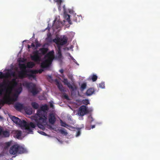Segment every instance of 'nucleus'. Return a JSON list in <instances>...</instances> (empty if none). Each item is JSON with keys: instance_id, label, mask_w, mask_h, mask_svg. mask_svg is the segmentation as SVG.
Wrapping results in <instances>:
<instances>
[{"instance_id": "nucleus-18", "label": "nucleus", "mask_w": 160, "mask_h": 160, "mask_svg": "<svg viewBox=\"0 0 160 160\" xmlns=\"http://www.w3.org/2000/svg\"><path fill=\"white\" fill-rule=\"evenodd\" d=\"M48 48H42L39 49V51L42 55H44L48 52Z\"/></svg>"}, {"instance_id": "nucleus-14", "label": "nucleus", "mask_w": 160, "mask_h": 160, "mask_svg": "<svg viewBox=\"0 0 160 160\" xmlns=\"http://www.w3.org/2000/svg\"><path fill=\"white\" fill-rule=\"evenodd\" d=\"M62 82L64 83L65 85H67L68 87L72 90H73L74 89L70 83L68 81V80L67 78H64L63 79Z\"/></svg>"}, {"instance_id": "nucleus-44", "label": "nucleus", "mask_w": 160, "mask_h": 160, "mask_svg": "<svg viewBox=\"0 0 160 160\" xmlns=\"http://www.w3.org/2000/svg\"><path fill=\"white\" fill-rule=\"evenodd\" d=\"M80 134V132L79 131H78L77 132V134H76V136L77 137V136H79Z\"/></svg>"}, {"instance_id": "nucleus-28", "label": "nucleus", "mask_w": 160, "mask_h": 160, "mask_svg": "<svg viewBox=\"0 0 160 160\" xmlns=\"http://www.w3.org/2000/svg\"><path fill=\"white\" fill-rule=\"evenodd\" d=\"M60 123L61 124V125L63 127L67 128L68 127H69V125L67 124L66 122H63L62 120H60Z\"/></svg>"}, {"instance_id": "nucleus-31", "label": "nucleus", "mask_w": 160, "mask_h": 160, "mask_svg": "<svg viewBox=\"0 0 160 160\" xmlns=\"http://www.w3.org/2000/svg\"><path fill=\"white\" fill-rule=\"evenodd\" d=\"M11 144V142H6L5 143V147L6 148H8L10 146Z\"/></svg>"}, {"instance_id": "nucleus-9", "label": "nucleus", "mask_w": 160, "mask_h": 160, "mask_svg": "<svg viewBox=\"0 0 160 160\" xmlns=\"http://www.w3.org/2000/svg\"><path fill=\"white\" fill-rule=\"evenodd\" d=\"M54 40V42L57 44L63 45H65L67 43V38L66 37L64 36L63 37H61L60 38L55 39Z\"/></svg>"}, {"instance_id": "nucleus-53", "label": "nucleus", "mask_w": 160, "mask_h": 160, "mask_svg": "<svg viewBox=\"0 0 160 160\" xmlns=\"http://www.w3.org/2000/svg\"><path fill=\"white\" fill-rule=\"evenodd\" d=\"M1 108L0 107V109H1Z\"/></svg>"}, {"instance_id": "nucleus-35", "label": "nucleus", "mask_w": 160, "mask_h": 160, "mask_svg": "<svg viewBox=\"0 0 160 160\" xmlns=\"http://www.w3.org/2000/svg\"><path fill=\"white\" fill-rule=\"evenodd\" d=\"M99 86L100 88H105V84L104 82H102L99 84Z\"/></svg>"}, {"instance_id": "nucleus-39", "label": "nucleus", "mask_w": 160, "mask_h": 160, "mask_svg": "<svg viewBox=\"0 0 160 160\" xmlns=\"http://www.w3.org/2000/svg\"><path fill=\"white\" fill-rule=\"evenodd\" d=\"M4 77V75L2 72H0V78H2Z\"/></svg>"}, {"instance_id": "nucleus-47", "label": "nucleus", "mask_w": 160, "mask_h": 160, "mask_svg": "<svg viewBox=\"0 0 160 160\" xmlns=\"http://www.w3.org/2000/svg\"><path fill=\"white\" fill-rule=\"evenodd\" d=\"M50 107H51V108H53L54 106L53 104L52 103H50Z\"/></svg>"}, {"instance_id": "nucleus-41", "label": "nucleus", "mask_w": 160, "mask_h": 160, "mask_svg": "<svg viewBox=\"0 0 160 160\" xmlns=\"http://www.w3.org/2000/svg\"><path fill=\"white\" fill-rule=\"evenodd\" d=\"M40 133L42 135H45V136H46L47 135V134H46V133H45V132H42H42H40Z\"/></svg>"}, {"instance_id": "nucleus-5", "label": "nucleus", "mask_w": 160, "mask_h": 160, "mask_svg": "<svg viewBox=\"0 0 160 160\" xmlns=\"http://www.w3.org/2000/svg\"><path fill=\"white\" fill-rule=\"evenodd\" d=\"M21 69H23L22 71H20L18 73V77L20 79H23L27 77L32 78L33 79L36 78V76L33 74V72H32L31 73H28L26 70V66L24 64H21L20 65Z\"/></svg>"}, {"instance_id": "nucleus-12", "label": "nucleus", "mask_w": 160, "mask_h": 160, "mask_svg": "<svg viewBox=\"0 0 160 160\" xmlns=\"http://www.w3.org/2000/svg\"><path fill=\"white\" fill-rule=\"evenodd\" d=\"M48 120L49 122L52 124H53L56 121V118L54 115L53 113H50L49 114L48 117Z\"/></svg>"}, {"instance_id": "nucleus-6", "label": "nucleus", "mask_w": 160, "mask_h": 160, "mask_svg": "<svg viewBox=\"0 0 160 160\" xmlns=\"http://www.w3.org/2000/svg\"><path fill=\"white\" fill-rule=\"evenodd\" d=\"M23 85L28 89V92L32 94L33 96L37 94L39 91L35 84L32 82H25Z\"/></svg>"}, {"instance_id": "nucleus-1", "label": "nucleus", "mask_w": 160, "mask_h": 160, "mask_svg": "<svg viewBox=\"0 0 160 160\" xmlns=\"http://www.w3.org/2000/svg\"><path fill=\"white\" fill-rule=\"evenodd\" d=\"M40 109L37 111V114L34 117V120L38 127L41 129L44 128V126L47 124V116Z\"/></svg>"}, {"instance_id": "nucleus-50", "label": "nucleus", "mask_w": 160, "mask_h": 160, "mask_svg": "<svg viewBox=\"0 0 160 160\" xmlns=\"http://www.w3.org/2000/svg\"><path fill=\"white\" fill-rule=\"evenodd\" d=\"M95 127V125H93L92 126V128H94Z\"/></svg>"}, {"instance_id": "nucleus-37", "label": "nucleus", "mask_w": 160, "mask_h": 160, "mask_svg": "<svg viewBox=\"0 0 160 160\" xmlns=\"http://www.w3.org/2000/svg\"><path fill=\"white\" fill-rule=\"evenodd\" d=\"M56 2H57L58 4V5L60 6L61 3L62 2L61 0H55Z\"/></svg>"}, {"instance_id": "nucleus-51", "label": "nucleus", "mask_w": 160, "mask_h": 160, "mask_svg": "<svg viewBox=\"0 0 160 160\" xmlns=\"http://www.w3.org/2000/svg\"><path fill=\"white\" fill-rule=\"evenodd\" d=\"M30 48V46L29 45H28V48Z\"/></svg>"}, {"instance_id": "nucleus-43", "label": "nucleus", "mask_w": 160, "mask_h": 160, "mask_svg": "<svg viewBox=\"0 0 160 160\" xmlns=\"http://www.w3.org/2000/svg\"><path fill=\"white\" fill-rule=\"evenodd\" d=\"M3 129L1 128H0V135H2V132Z\"/></svg>"}, {"instance_id": "nucleus-7", "label": "nucleus", "mask_w": 160, "mask_h": 160, "mask_svg": "<svg viewBox=\"0 0 160 160\" xmlns=\"http://www.w3.org/2000/svg\"><path fill=\"white\" fill-rule=\"evenodd\" d=\"M21 127H24L25 128V130L28 131L29 133H33L32 129L31 128H34L36 127V125L32 122H30L29 123H28L27 122L24 120L20 121L18 124Z\"/></svg>"}, {"instance_id": "nucleus-24", "label": "nucleus", "mask_w": 160, "mask_h": 160, "mask_svg": "<svg viewBox=\"0 0 160 160\" xmlns=\"http://www.w3.org/2000/svg\"><path fill=\"white\" fill-rule=\"evenodd\" d=\"M32 107L35 109H38L39 108L38 104L36 102H33L31 103Z\"/></svg>"}, {"instance_id": "nucleus-10", "label": "nucleus", "mask_w": 160, "mask_h": 160, "mask_svg": "<svg viewBox=\"0 0 160 160\" xmlns=\"http://www.w3.org/2000/svg\"><path fill=\"white\" fill-rule=\"evenodd\" d=\"M19 95V94H18L15 92V93L13 95V97L11 98L9 96H8V97L4 98L3 99L4 101L6 102H8L9 101H15L16 100Z\"/></svg>"}, {"instance_id": "nucleus-11", "label": "nucleus", "mask_w": 160, "mask_h": 160, "mask_svg": "<svg viewBox=\"0 0 160 160\" xmlns=\"http://www.w3.org/2000/svg\"><path fill=\"white\" fill-rule=\"evenodd\" d=\"M32 60L35 62H39L40 61L41 58L39 55L38 51L35 52L34 55L31 57Z\"/></svg>"}, {"instance_id": "nucleus-19", "label": "nucleus", "mask_w": 160, "mask_h": 160, "mask_svg": "<svg viewBox=\"0 0 160 160\" xmlns=\"http://www.w3.org/2000/svg\"><path fill=\"white\" fill-rule=\"evenodd\" d=\"M2 135L4 137H8L10 135V132L7 130H3Z\"/></svg>"}, {"instance_id": "nucleus-4", "label": "nucleus", "mask_w": 160, "mask_h": 160, "mask_svg": "<svg viewBox=\"0 0 160 160\" xmlns=\"http://www.w3.org/2000/svg\"><path fill=\"white\" fill-rule=\"evenodd\" d=\"M17 78H13L11 81L9 80H3L0 83V87H1L6 86L12 92V90L16 87L18 85V82L16 81Z\"/></svg>"}, {"instance_id": "nucleus-42", "label": "nucleus", "mask_w": 160, "mask_h": 160, "mask_svg": "<svg viewBox=\"0 0 160 160\" xmlns=\"http://www.w3.org/2000/svg\"><path fill=\"white\" fill-rule=\"evenodd\" d=\"M61 132L62 134H63V133H64V134L66 133V134H67V132H65V131H64L63 130H61Z\"/></svg>"}, {"instance_id": "nucleus-36", "label": "nucleus", "mask_w": 160, "mask_h": 160, "mask_svg": "<svg viewBox=\"0 0 160 160\" xmlns=\"http://www.w3.org/2000/svg\"><path fill=\"white\" fill-rule=\"evenodd\" d=\"M43 71V69H40L35 71V72L36 73H41Z\"/></svg>"}, {"instance_id": "nucleus-22", "label": "nucleus", "mask_w": 160, "mask_h": 160, "mask_svg": "<svg viewBox=\"0 0 160 160\" xmlns=\"http://www.w3.org/2000/svg\"><path fill=\"white\" fill-rule=\"evenodd\" d=\"M40 109L44 112L45 111L48 110V106L47 104H44L41 107Z\"/></svg>"}, {"instance_id": "nucleus-15", "label": "nucleus", "mask_w": 160, "mask_h": 160, "mask_svg": "<svg viewBox=\"0 0 160 160\" xmlns=\"http://www.w3.org/2000/svg\"><path fill=\"white\" fill-rule=\"evenodd\" d=\"M53 22L54 23L53 24L52 27L54 29H58L61 27L62 23L60 21H58L55 23V22H56V21L55 20Z\"/></svg>"}, {"instance_id": "nucleus-34", "label": "nucleus", "mask_w": 160, "mask_h": 160, "mask_svg": "<svg viewBox=\"0 0 160 160\" xmlns=\"http://www.w3.org/2000/svg\"><path fill=\"white\" fill-rule=\"evenodd\" d=\"M7 75H9L10 76H12L13 77H16L15 73L14 72H12L11 73L7 74Z\"/></svg>"}, {"instance_id": "nucleus-48", "label": "nucleus", "mask_w": 160, "mask_h": 160, "mask_svg": "<svg viewBox=\"0 0 160 160\" xmlns=\"http://www.w3.org/2000/svg\"><path fill=\"white\" fill-rule=\"evenodd\" d=\"M31 46L33 47H35V45L33 43L31 44Z\"/></svg>"}, {"instance_id": "nucleus-23", "label": "nucleus", "mask_w": 160, "mask_h": 160, "mask_svg": "<svg viewBox=\"0 0 160 160\" xmlns=\"http://www.w3.org/2000/svg\"><path fill=\"white\" fill-rule=\"evenodd\" d=\"M35 66V64L34 62H30L27 63V66L28 68H32Z\"/></svg>"}, {"instance_id": "nucleus-25", "label": "nucleus", "mask_w": 160, "mask_h": 160, "mask_svg": "<svg viewBox=\"0 0 160 160\" xmlns=\"http://www.w3.org/2000/svg\"><path fill=\"white\" fill-rule=\"evenodd\" d=\"M22 87L20 86L18 87L15 90V92H16V93H17V94H19L22 92Z\"/></svg>"}, {"instance_id": "nucleus-13", "label": "nucleus", "mask_w": 160, "mask_h": 160, "mask_svg": "<svg viewBox=\"0 0 160 160\" xmlns=\"http://www.w3.org/2000/svg\"><path fill=\"white\" fill-rule=\"evenodd\" d=\"M55 81L56 82V85L60 91L61 92H64V88L62 85L61 83H60L58 80L57 79H56Z\"/></svg>"}, {"instance_id": "nucleus-20", "label": "nucleus", "mask_w": 160, "mask_h": 160, "mask_svg": "<svg viewBox=\"0 0 160 160\" xmlns=\"http://www.w3.org/2000/svg\"><path fill=\"white\" fill-rule=\"evenodd\" d=\"M14 107L17 110H21L22 109L23 106L22 104L18 103L15 105Z\"/></svg>"}, {"instance_id": "nucleus-33", "label": "nucleus", "mask_w": 160, "mask_h": 160, "mask_svg": "<svg viewBox=\"0 0 160 160\" xmlns=\"http://www.w3.org/2000/svg\"><path fill=\"white\" fill-rule=\"evenodd\" d=\"M83 103L85 105H87L89 103V101L88 99H85L82 101Z\"/></svg>"}, {"instance_id": "nucleus-17", "label": "nucleus", "mask_w": 160, "mask_h": 160, "mask_svg": "<svg viewBox=\"0 0 160 160\" xmlns=\"http://www.w3.org/2000/svg\"><path fill=\"white\" fill-rule=\"evenodd\" d=\"M94 92L95 90L93 88H90L87 91L86 94L88 96H90L92 95Z\"/></svg>"}, {"instance_id": "nucleus-46", "label": "nucleus", "mask_w": 160, "mask_h": 160, "mask_svg": "<svg viewBox=\"0 0 160 160\" xmlns=\"http://www.w3.org/2000/svg\"><path fill=\"white\" fill-rule=\"evenodd\" d=\"M59 72L61 73L62 74L63 72V70L62 69H61L59 70Z\"/></svg>"}, {"instance_id": "nucleus-3", "label": "nucleus", "mask_w": 160, "mask_h": 160, "mask_svg": "<svg viewBox=\"0 0 160 160\" xmlns=\"http://www.w3.org/2000/svg\"><path fill=\"white\" fill-rule=\"evenodd\" d=\"M9 153L12 155L17 154H22L27 153V151L26 148L17 144L12 146L9 150Z\"/></svg>"}, {"instance_id": "nucleus-30", "label": "nucleus", "mask_w": 160, "mask_h": 160, "mask_svg": "<svg viewBox=\"0 0 160 160\" xmlns=\"http://www.w3.org/2000/svg\"><path fill=\"white\" fill-rule=\"evenodd\" d=\"M58 57L59 58H62V54L61 53V50H57Z\"/></svg>"}, {"instance_id": "nucleus-27", "label": "nucleus", "mask_w": 160, "mask_h": 160, "mask_svg": "<svg viewBox=\"0 0 160 160\" xmlns=\"http://www.w3.org/2000/svg\"><path fill=\"white\" fill-rule=\"evenodd\" d=\"M15 136L17 138H18L21 137L22 134V132L21 131H17L15 133Z\"/></svg>"}, {"instance_id": "nucleus-2", "label": "nucleus", "mask_w": 160, "mask_h": 160, "mask_svg": "<svg viewBox=\"0 0 160 160\" xmlns=\"http://www.w3.org/2000/svg\"><path fill=\"white\" fill-rule=\"evenodd\" d=\"M45 58L41 63V67L42 68H48L51 64L54 58V52L53 50L49 52L44 56Z\"/></svg>"}, {"instance_id": "nucleus-40", "label": "nucleus", "mask_w": 160, "mask_h": 160, "mask_svg": "<svg viewBox=\"0 0 160 160\" xmlns=\"http://www.w3.org/2000/svg\"><path fill=\"white\" fill-rule=\"evenodd\" d=\"M57 50H61V45L60 44H57Z\"/></svg>"}, {"instance_id": "nucleus-52", "label": "nucleus", "mask_w": 160, "mask_h": 160, "mask_svg": "<svg viewBox=\"0 0 160 160\" xmlns=\"http://www.w3.org/2000/svg\"><path fill=\"white\" fill-rule=\"evenodd\" d=\"M2 117H1V116H0V119H2Z\"/></svg>"}, {"instance_id": "nucleus-38", "label": "nucleus", "mask_w": 160, "mask_h": 160, "mask_svg": "<svg viewBox=\"0 0 160 160\" xmlns=\"http://www.w3.org/2000/svg\"><path fill=\"white\" fill-rule=\"evenodd\" d=\"M64 97L67 100H69L68 96L65 93L64 95Z\"/></svg>"}, {"instance_id": "nucleus-21", "label": "nucleus", "mask_w": 160, "mask_h": 160, "mask_svg": "<svg viewBox=\"0 0 160 160\" xmlns=\"http://www.w3.org/2000/svg\"><path fill=\"white\" fill-rule=\"evenodd\" d=\"M89 78L92 80V82L96 81L98 77L96 75L93 74L91 75L89 77Z\"/></svg>"}, {"instance_id": "nucleus-16", "label": "nucleus", "mask_w": 160, "mask_h": 160, "mask_svg": "<svg viewBox=\"0 0 160 160\" xmlns=\"http://www.w3.org/2000/svg\"><path fill=\"white\" fill-rule=\"evenodd\" d=\"M10 118L15 123L17 124H18L19 122L20 121V119L18 117H16L14 116H12L10 117Z\"/></svg>"}, {"instance_id": "nucleus-26", "label": "nucleus", "mask_w": 160, "mask_h": 160, "mask_svg": "<svg viewBox=\"0 0 160 160\" xmlns=\"http://www.w3.org/2000/svg\"><path fill=\"white\" fill-rule=\"evenodd\" d=\"M26 113L28 115H31L32 113V110L31 108H27L25 109Z\"/></svg>"}, {"instance_id": "nucleus-8", "label": "nucleus", "mask_w": 160, "mask_h": 160, "mask_svg": "<svg viewBox=\"0 0 160 160\" xmlns=\"http://www.w3.org/2000/svg\"><path fill=\"white\" fill-rule=\"evenodd\" d=\"M88 112V107L85 105L81 106L79 109L78 113L79 115L83 116Z\"/></svg>"}, {"instance_id": "nucleus-29", "label": "nucleus", "mask_w": 160, "mask_h": 160, "mask_svg": "<svg viewBox=\"0 0 160 160\" xmlns=\"http://www.w3.org/2000/svg\"><path fill=\"white\" fill-rule=\"evenodd\" d=\"M65 18H66V20L67 22L69 23V24H72L71 21L70 20V15L69 14H67L65 16Z\"/></svg>"}, {"instance_id": "nucleus-45", "label": "nucleus", "mask_w": 160, "mask_h": 160, "mask_svg": "<svg viewBox=\"0 0 160 160\" xmlns=\"http://www.w3.org/2000/svg\"><path fill=\"white\" fill-rule=\"evenodd\" d=\"M40 46V44L39 43H37L36 44V47H39Z\"/></svg>"}, {"instance_id": "nucleus-49", "label": "nucleus", "mask_w": 160, "mask_h": 160, "mask_svg": "<svg viewBox=\"0 0 160 160\" xmlns=\"http://www.w3.org/2000/svg\"><path fill=\"white\" fill-rule=\"evenodd\" d=\"M90 118L92 119L91 120V122H92L93 121V119L92 118V117H90Z\"/></svg>"}, {"instance_id": "nucleus-32", "label": "nucleus", "mask_w": 160, "mask_h": 160, "mask_svg": "<svg viewBox=\"0 0 160 160\" xmlns=\"http://www.w3.org/2000/svg\"><path fill=\"white\" fill-rule=\"evenodd\" d=\"M86 83H83L81 85V88L83 90L86 88Z\"/></svg>"}]
</instances>
